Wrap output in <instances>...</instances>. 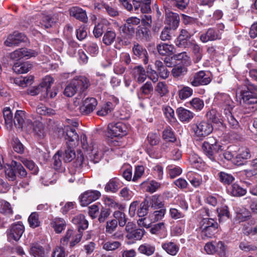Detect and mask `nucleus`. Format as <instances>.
<instances>
[{
    "label": "nucleus",
    "instance_id": "1",
    "mask_svg": "<svg viewBox=\"0 0 257 257\" xmlns=\"http://www.w3.org/2000/svg\"><path fill=\"white\" fill-rule=\"evenodd\" d=\"M65 138L67 147L63 154V160L65 162H69L75 158L74 147L78 144L79 136L74 128L67 127Z\"/></svg>",
    "mask_w": 257,
    "mask_h": 257
},
{
    "label": "nucleus",
    "instance_id": "2",
    "mask_svg": "<svg viewBox=\"0 0 257 257\" xmlns=\"http://www.w3.org/2000/svg\"><path fill=\"white\" fill-rule=\"evenodd\" d=\"M250 88L248 87L247 90L241 91V101L242 105L246 108L245 113H249L254 111L257 106V95L250 90H257V88L250 85Z\"/></svg>",
    "mask_w": 257,
    "mask_h": 257
},
{
    "label": "nucleus",
    "instance_id": "3",
    "mask_svg": "<svg viewBox=\"0 0 257 257\" xmlns=\"http://www.w3.org/2000/svg\"><path fill=\"white\" fill-rule=\"evenodd\" d=\"M194 135L199 140H202L210 134L213 131L212 124L207 121H198L192 124V126Z\"/></svg>",
    "mask_w": 257,
    "mask_h": 257
},
{
    "label": "nucleus",
    "instance_id": "4",
    "mask_svg": "<svg viewBox=\"0 0 257 257\" xmlns=\"http://www.w3.org/2000/svg\"><path fill=\"white\" fill-rule=\"evenodd\" d=\"M127 128L121 122H113L107 126V136L110 138L122 137L127 134Z\"/></svg>",
    "mask_w": 257,
    "mask_h": 257
},
{
    "label": "nucleus",
    "instance_id": "5",
    "mask_svg": "<svg viewBox=\"0 0 257 257\" xmlns=\"http://www.w3.org/2000/svg\"><path fill=\"white\" fill-rule=\"evenodd\" d=\"M216 99L218 101V105L221 108L223 114L232 112L235 104L228 94L218 93L216 96Z\"/></svg>",
    "mask_w": 257,
    "mask_h": 257
},
{
    "label": "nucleus",
    "instance_id": "6",
    "mask_svg": "<svg viewBox=\"0 0 257 257\" xmlns=\"http://www.w3.org/2000/svg\"><path fill=\"white\" fill-rule=\"evenodd\" d=\"M212 80L211 74L205 71H199L194 74L190 83L194 87L206 85Z\"/></svg>",
    "mask_w": 257,
    "mask_h": 257
},
{
    "label": "nucleus",
    "instance_id": "7",
    "mask_svg": "<svg viewBox=\"0 0 257 257\" xmlns=\"http://www.w3.org/2000/svg\"><path fill=\"white\" fill-rule=\"evenodd\" d=\"M25 231V227L22 222L19 221L11 225L7 230L8 239L10 241H18Z\"/></svg>",
    "mask_w": 257,
    "mask_h": 257
},
{
    "label": "nucleus",
    "instance_id": "8",
    "mask_svg": "<svg viewBox=\"0 0 257 257\" xmlns=\"http://www.w3.org/2000/svg\"><path fill=\"white\" fill-rule=\"evenodd\" d=\"M219 30H216L213 28H209L204 33L200 36V40L203 43H206L208 41H212L216 40H219L221 38V32L223 31L224 26L222 24H220L218 26Z\"/></svg>",
    "mask_w": 257,
    "mask_h": 257
},
{
    "label": "nucleus",
    "instance_id": "9",
    "mask_svg": "<svg viewBox=\"0 0 257 257\" xmlns=\"http://www.w3.org/2000/svg\"><path fill=\"white\" fill-rule=\"evenodd\" d=\"M191 64L189 57L185 52L178 54V77L183 76L187 73V67Z\"/></svg>",
    "mask_w": 257,
    "mask_h": 257
},
{
    "label": "nucleus",
    "instance_id": "10",
    "mask_svg": "<svg viewBox=\"0 0 257 257\" xmlns=\"http://www.w3.org/2000/svg\"><path fill=\"white\" fill-rule=\"evenodd\" d=\"M82 235L81 231H74L72 229H68L65 236L61 239V244L65 246L68 244L69 240L71 239L70 246L73 247L80 241Z\"/></svg>",
    "mask_w": 257,
    "mask_h": 257
},
{
    "label": "nucleus",
    "instance_id": "11",
    "mask_svg": "<svg viewBox=\"0 0 257 257\" xmlns=\"http://www.w3.org/2000/svg\"><path fill=\"white\" fill-rule=\"evenodd\" d=\"M140 23V19L136 17L128 18L126 23L120 27L122 32L127 36L128 38L132 37L135 33V26Z\"/></svg>",
    "mask_w": 257,
    "mask_h": 257
},
{
    "label": "nucleus",
    "instance_id": "12",
    "mask_svg": "<svg viewBox=\"0 0 257 257\" xmlns=\"http://www.w3.org/2000/svg\"><path fill=\"white\" fill-rule=\"evenodd\" d=\"M100 193L97 190H88L82 193L80 196L81 205L87 206L91 202L99 198Z\"/></svg>",
    "mask_w": 257,
    "mask_h": 257
},
{
    "label": "nucleus",
    "instance_id": "13",
    "mask_svg": "<svg viewBox=\"0 0 257 257\" xmlns=\"http://www.w3.org/2000/svg\"><path fill=\"white\" fill-rule=\"evenodd\" d=\"M27 131L30 133H34L38 137L42 138L45 135L43 124L39 121L33 122L31 120L27 121Z\"/></svg>",
    "mask_w": 257,
    "mask_h": 257
},
{
    "label": "nucleus",
    "instance_id": "14",
    "mask_svg": "<svg viewBox=\"0 0 257 257\" xmlns=\"http://www.w3.org/2000/svg\"><path fill=\"white\" fill-rule=\"evenodd\" d=\"M27 117L25 111L21 110H17L13 120L15 125L18 128H26L27 130V121L30 120Z\"/></svg>",
    "mask_w": 257,
    "mask_h": 257
},
{
    "label": "nucleus",
    "instance_id": "15",
    "mask_svg": "<svg viewBox=\"0 0 257 257\" xmlns=\"http://www.w3.org/2000/svg\"><path fill=\"white\" fill-rule=\"evenodd\" d=\"M26 39V37L24 34L15 32L8 36L5 44L8 47L17 46L21 42L25 41Z\"/></svg>",
    "mask_w": 257,
    "mask_h": 257
},
{
    "label": "nucleus",
    "instance_id": "16",
    "mask_svg": "<svg viewBox=\"0 0 257 257\" xmlns=\"http://www.w3.org/2000/svg\"><path fill=\"white\" fill-rule=\"evenodd\" d=\"M97 105V101L95 98H87L83 102V105L80 107L82 114L87 115L92 112Z\"/></svg>",
    "mask_w": 257,
    "mask_h": 257
},
{
    "label": "nucleus",
    "instance_id": "17",
    "mask_svg": "<svg viewBox=\"0 0 257 257\" xmlns=\"http://www.w3.org/2000/svg\"><path fill=\"white\" fill-rule=\"evenodd\" d=\"M150 232L152 234L158 236L160 238H165L167 235V231L163 222H160L150 227Z\"/></svg>",
    "mask_w": 257,
    "mask_h": 257
},
{
    "label": "nucleus",
    "instance_id": "18",
    "mask_svg": "<svg viewBox=\"0 0 257 257\" xmlns=\"http://www.w3.org/2000/svg\"><path fill=\"white\" fill-rule=\"evenodd\" d=\"M132 73L135 79L139 83H143L147 79V75L145 69L141 65L135 67Z\"/></svg>",
    "mask_w": 257,
    "mask_h": 257
},
{
    "label": "nucleus",
    "instance_id": "19",
    "mask_svg": "<svg viewBox=\"0 0 257 257\" xmlns=\"http://www.w3.org/2000/svg\"><path fill=\"white\" fill-rule=\"evenodd\" d=\"M72 80L75 83L77 89L79 90L80 92H84L90 85L89 79L83 76H76Z\"/></svg>",
    "mask_w": 257,
    "mask_h": 257
},
{
    "label": "nucleus",
    "instance_id": "20",
    "mask_svg": "<svg viewBox=\"0 0 257 257\" xmlns=\"http://www.w3.org/2000/svg\"><path fill=\"white\" fill-rule=\"evenodd\" d=\"M69 14L71 16L83 22H86L87 21L88 18L86 12L80 8L77 7H72L69 10Z\"/></svg>",
    "mask_w": 257,
    "mask_h": 257
},
{
    "label": "nucleus",
    "instance_id": "21",
    "mask_svg": "<svg viewBox=\"0 0 257 257\" xmlns=\"http://www.w3.org/2000/svg\"><path fill=\"white\" fill-rule=\"evenodd\" d=\"M133 51L134 55L141 58H143V62L145 64L148 63L149 58L147 51L141 45L138 44H134Z\"/></svg>",
    "mask_w": 257,
    "mask_h": 257
},
{
    "label": "nucleus",
    "instance_id": "22",
    "mask_svg": "<svg viewBox=\"0 0 257 257\" xmlns=\"http://www.w3.org/2000/svg\"><path fill=\"white\" fill-rule=\"evenodd\" d=\"M50 224L57 233L62 232L66 226V223L64 219L59 217L53 218Z\"/></svg>",
    "mask_w": 257,
    "mask_h": 257
},
{
    "label": "nucleus",
    "instance_id": "23",
    "mask_svg": "<svg viewBox=\"0 0 257 257\" xmlns=\"http://www.w3.org/2000/svg\"><path fill=\"white\" fill-rule=\"evenodd\" d=\"M72 222L78 226V231H81V229L84 230L87 228L88 226V221L85 219L83 214H78L73 217Z\"/></svg>",
    "mask_w": 257,
    "mask_h": 257
},
{
    "label": "nucleus",
    "instance_id": "24",
    "mask_svg": "<svg viewBox=\"0 0 257 257\" xmlns=\"http://www.w3.org/2000/svg\"><path fill=\"white\" fill-rule=\"evenodd\" d=\"M54 80L52 77L50 76H45L42 80L41 83L39 85L41 87V89L44 92L42 94L43 97L48 96V90L50 89L52 84L53 83Z\"/></svg>",
    "mask_w": 257,
    "mask_h": 257
},
{
    "label": "nucleus",
    "instance_id": "25",
    "mask_svg": "<svg viewBox=\"0 0 257 257\" xmlns=\"http://www.w3.org/2000/svg\"><path fill=\"white\" fill-rule=\"evenodd\" d=\"M32 68V64L27 62L23 63H15L13 67L14 72L18 74L27 73Z\"/></svg>",
    "mask_w": 257,
    "mask_h": 257
},
{
    "label": "nucleus",
    "instance_id": "26",
    "mask_svg": "<svg viewBox=\"0 0 257 257\" xmlns=\"http://www.w3.org/2000/svg\"><path fill=\"white\" fill-rule=\"evenodd\" d=\"M166 22L171 28L175 30L177 28V15L176 14L166 9Z\"/></svg>",
    "mask_w": 257,
    "mask_h": 257
},
{
    "label": "nucleus",
    "instance_id": "27",
    "mask_svg": "<svg viewBox=\"0 0 257 257\" xmlns=\"http://www.w3.org/2000/svg\"><path fill=\"white\" fill-rule=\"evenodd\" d=\"M178 116L182 122H189L193 117V113L183 107L178 108Z\"/></svg>",
    "mask_w": 257,
    "mask_h": 257
},
{
    "label": "nucleus",
    "instance_id": "28",
    "mask_svg": "<svg viewBox=\"0 0 257 257\" xmlns=\"http://www.w3.org/2000/svg\"><path fill=\"white\" fill-rule=\"evenodd\" d=\"M58 21V18L56 15L44 16L42 22H40L42 28L45 29L50 28Z\"/></svg>",
    "mask_w": 257,
    "mask_h": 257
},
{
    "label": "nucleus",
    "instance_id": "29",
    "mask_svg": "<svg viewBox=\"0 0 257 257\" xmlns=\"http://www.w3.org/2000/svg\"><path fill=\"white\" fill-rule=\"evenodd\" d=\"M138 251L142 254L147 256H151L153 254L155 251V246L151 244L147 243H144L139 246Z\"/></svg>",
    "mask_w": 257,
    "mask_h": 257
},
{
    "label": "nucleus",
    "instance_id": "30",
    "mask_svg": "<svg viewBox=\"0 0 257 257\" xmlns=\"http://www.w3.org/2000/svg\"><path fill=\"white\" fill-rule=\"evenodd\" d=\"M159 53L162 55L172 54L175 51V48L172 45L162 43L157 46Z\"/></svg>",
    "mask_w": 257,
    "mask_h": 257
},
{
    "label": "nucleus",
    "instance_id": "31",
    "mask_svg": "<svg viewBox=\"0 0 257 257\" xmlns=\"http://www.w3.org/2000/svg\"><path fill=\"white\" fill-rule=\"evenodd\" d=\"M145 233V231L144 229L136 228L129 233H127L126 238L128 240H140L142 239Z\"/></svg>",
    "mask_w": 257,
    "mask_h": 257
},
{
    "label": "nucleus",
    "instance_id": "32",
    "mask_svg": "<svg viewBox=\"0 0 257 257\" xmlns=\"http://www.w3.org/2000/svg\"><path fill=\"white\" fill-rule=\"evenodd\" d=\"M191 184L195 187H199L203 182L207 180V177L204 176L203 179L201 175L197 173H191L189 177Z\"/></svg>",
    "mask_w": 257,
    "mask_h": 257
},
{
    "label": "nucleus",
    "instance_id": "33",
    "mask_svg": "<svg viewBox=\"0 0 257 257\" xmlns=\"http://www.w3.org/2000/svg\"><path fill=\"white\" fill-rule=\"evenodd\" d=\"M166 66L169 67H174L172 69V74L174 77L177 76V55L173 56L168 55L166 57L164 60Z\"/></svg>",
    "mask_w": 257,
    "mask_h": 257
},
{
    "label": "nucleus",
    "instance_id": "34",
    "mask_svg": "<svg viewBox=\"0 0 257 257\" xmlns=\"http://www.w3.org/2000/svg\"><path fill=\"white\" fill-rule=\"evenodd\" d=\"M189 161L193 168L199 170L203 169L204 164L202 160L196 154L191 155L189 157Z\"/></svg>",
    "mask_w": 257,
    "mask_h": 257
},
{
    "label": "nucleus",
    "instance_id": "35",
    "mask_svg": "<svg viewBox=\"0 0 257 257\" xmlns=\"http://www.w3.org/2000/svg\"><path fill=\"white\" fill-rule=\"evenodd\" d=\"M119 187V181L116 178H113L106 184L104 189L107 192H115Z\"/></svg>",
    "mask_w": 257,
    "mask_h": 257
},
{
    "label": "nucleus",
    "instance_id": "36",
    "mask_svg": "<svg viewBox=\"0 0 257 257\" xmlns=\"http://www.w3.org/2000/svg\"><path fill=\"white\" fill-rule=\"evenodd\" d=\"M162 248L168 254L175 255L177 253V244L172 241H166L162 244Z\"/></svg>",
    "mask_w": 257,
    "mask_h": 257
},
{
    "label": "nucleus",
    "instance_id": "37",
    "mask_svg": "<svg viewBox=\"0 0 257 257\" xmlns=\"http://www.w3.org/2000/svg\"><path fill=\"white\" fill-rule=\"evenodd\" d=\"M0 213L8 216L12 215L13 211L10 203L0 199Z\"/></svg>",
    "mask_w": 257,
    "mask_h": 257
},
{
    "label": "nucleus",
    "instance_id": "38",
    "mask_svg": "<svg viewBox=\"0 0 257 257\" xmlns=\"http://www.w3.org/2000/svg\"><path fill=\"white\" fill-rule=\"evenodd\" d=\"M116 38V34L114 31L107 30L103 37L102 41L107 46L110 45Z\"/></svg>",
    "mask_w": 257,
    "mask_h": 257
},
{
    "label": "nucleus",
    "instance_id": "39",
    "mask_svg": "<svg viewBox=\"0 0 257 257\" xmlns=\"http://www.w3.org/2000/svg\"><path fill=\"white\" fill-rule=\"evenodd\" d=\"M230 192L233 196H242L246 193V190L234 183L230 187Z\"/></svg>",
    "mask_w": 257,
    "mask_h": 257
},
{
    "label": "nucleus",
    "instance_id": "40",
    "mask_svg": "<svg viewBox=\"0 0 257 257\" xmlns=\"http://www.w3.org/2000/svg\"><path fill=\"white\" fill-rule=\"evenodd\" d=\"M250 212L245 208L240 209L236 210V219L238 222H243L249 219Z\"/></svg>",
    "mask_w": 257,
    "mask_h": 257
},
{
    "label": "nucleus",
    "instance_id": "41",
    "mask_svg": "<svg viewBox=\"0 0 257 257\" xmlns=\"http://www.w3.org/2000/svg\"><path fill=\"white\" fill-rule=\"evenodd\" d=\"M218 176L219 180L224 184L229 185L234 180V178L231 174L224 172H219Z\"/></svg>",
    "mask_w": 257,
    "mask_h": 257
},
{
    "label": "nucleus",
    "instance_id": "42",
    "mask_svg": "<svg viewBox=\"0 0 257 257\" xmlns=\"http://www.w3.org/2000/svg\"><path fill=\"white\" fill-rule=\"evenodd\" d=\"M77 91L75 83L72 80L66 86L64 91V94L68 97H72Z\"/></svg>",
    "mask_w": 257,
    "mask_h": 257
},
{
    "label": "nucleus",
    "instance_id": "43",
    "mask_svg": "<svg viewBox=\"0 0 257 257\" xmlns=\"http://www.w3.org/2000/svg\"><path fill=\"white\" fill-rule=\"evenodd\" d=\"M120 245L121 243L118 241H107L102 243V248L107 251H113Z\"/></svg>",
    "mask_w": 257,
    "mask_h": 257
},
{
    "label": "nucleus",
    "instance_id": "44",
    "mask_svg": "<svg viewBox=\"0 0 257 257\" xmlns=\"http://www.w3.org/2000/svg\"><path fill=\"white\" fill-rule=\"evenodd\" d=\"M189 38L190 35L188 32L185 30H182L178 37V41H179V43L178 44V47H186L188 45L187 40Z\"/></svg>",
    "mask_w": 257,
    "mask_h": 257
},
{
    "label": "nucleus",
    "instance_id": "45",
    "mask_svg": "<svg viewBox=\"0 0 257 257\" xmlns=\"http://www.w3.org/2000/svg\"><path fill=\"white\" fill-rule=\"evenodd\" d=\"M3 116L7 127H11L13 125L14 119L13 118L12 111L9 107H6L4 109Z\"/></svg>",
    "mask_w": 257,
    "mask_h": 257
},
{
    "label": "nucleus",
    "instance_id": "46",
    "mask_svg": "<svg viewBox=\"0 0 257 257\" xmlns=\"http://www.w3.org/2000/svg\"><path fill=\"white\" fill-rule=\"evenodd\" d=\"M218 225L210 226L205 229L201 230V236L204 239L212 237L216 233Z\"/></svg>",
    "mask_w": 257,
    "mask_h": 257
},
{
    "label": "nucleus",
    "instance_id": "47",
    "mask_svg": "<svg viewBox=\"0 0 257 257\" xmlns=\"http://www.w3.org/2000/svg\"><path fill=\"white\" fill-rule=\"evenodd\" d=\"M104 201L106 206L114 209H120L123 208L122 205L112 197L107 196L104 198Z\"/></svg>",
    "mask_w": 257,
    "mask_h": 257
},
{
    "label": "nucleus",
    "instance_id": "48",
    "mask_svg": "<svg viewBox=\"0 0 257 257\" xmlns=\"http://www.w3.org/2000/svg\"><path fill=\"white\" fill-rule=\"evenodd\" d=\"M28 222L30 226L33 228L39 226L41 224V221L39 219L38 213L36 212H32L29 217Z\"/></svg>",
    "mask_w": 257,
    "mask_h": 257
},
{
    "label": "nucleus",
    "instance_id": "49",
    "mask_svg": "<svg viewBox=\"0 0 257 257\" xmlns=\"http://www.w3.org/2000/svg\"><path fill=\"white\" fill-rule=\"evenodd\" d=\"M149 201L147 199L141 203L137 212L139 217H143L148 213L149 207Z\"/></svg>",
    "mask_w": 257,
    "mask_h": 257
},
{
    "label": "nucleus",
    "instance_id": "50",
    "mask_svg": "<svg viewBox=\"0 0 257 257\" xmlns=\"http://www.w3.org/2000/svg\"><path fill=\"white\" fill-rule=\"evenodd\" d=\"M30 253L34 257H45L43 248L38 244H35L31 247Z\"/></svg>",
    "mask_w": 257,
    "mask_h": 257
},
{
    "label": "nucleus",
    "instance_id": "51",
    "mask_svg": "<svg viewBox=\"0 0 257 257\" xmlns=\"http://www.w3.org/2000/svg\"><path fill=\"white\" fill-rule=\"evenodd\" d=\"M224 119L227 120L230 127L234 129H236L239 127L238 122L233 116L232 112L224 114Z\"/></svg>",
    "mask_w": 257,
    "mask_h": 257
},
{
    "label": "nucleus",
    "instance_id": "52",
    "mask_svg": "<svg viewBox=\"0 0 257 257\" xmlns=\"http://www.w3.org/2000/svg\"><path fill=\"white\" fill-rule=\"evenodd\" d=\"M150 205L154 209L162 208L163 206L162 197L157 195L153 196L151 199Z\"/></svg>",
    "mask_w": 257,
    "mask_h": 257
},
{
    "label": "nucleus",
    "instance_id": "53",
    "mask_svg": "<svg viewBox=\"0 0 257 257\" xmlns=\"http://www.w3.org/2000/svg\"><path fill=\"white\" fill-rule=\"evenodd\" d=\"M164 113L171 123H176V118L174 116V111L170 106H167L164 108Z\"/></svg>",
    "mask_w": 257,
    "mask_h": 257
},
{
    "label": "nucleus",
    "instance_id": "54",
    "mask_svg": "<svg viewBox=\"0 0 257 257\" xmlns=\"http://www.w3.org/2000/svg\"><path fill=\"white\" fill-rule=\"evenodd\" d=\"M190 103L193 109L196 111L201 110L204 106L203 100L198 97L193 98L190 101Z\"/></svg>",
    "mask_w": 257,
    "mask_h": 257
},
{
    "label": "nucleus",
    "instance_id": "55",
    "mask_svg": "<svg viewBox=\"0 0 257 257\" xmlns=\"http://www.w3.org/2000/svg\"><path fill=\"white\" fill-rule=\"evenodd\" d=\"M117 227V221L112 219L106 222L105 225V232L106 234H111L116 230Z\"/></svg>",
    "mask_w": 257,
    "mask_h": 257
},
{
    "label": "nucleus",
    "instance_id": "56",
    "mask_svg": "<svg viewBox=\"0 0 257 257\" xmlns=\"http://www.w3.org/2000/svg\"><path fill=\"white\" fill-rule=\"evenodd\" d=\"M200 229H205L210 226L218 225L217 223L212 218H203L200 222Z\"/></svg>",
    "mask_w": 257,
    "mask_h": 257
},
{
    "label": "nucleus",
    "instance_id": "57",
    "mask_svg": "<svg viewBox=\"0 0 257 257\" xmlns=\"http://www.w3.org/2000/svg\"><path fill=\"white\" fill-rule=\"evenodd\" d=\"M202 149L204 154L212 161L215 160L212 148L210 144L207 142H204L202 144Z\"/></svg>",
    "mask_w": 257,
    "mask_h": 257
},
{
    "label": "nucleus",
    "instance_id": "58",
    "mask_svg": "<svg viewBox=\"0 0 257 257\" xmlns=\"http://www.w3.org/2000/svg\"><path fill=\"white\" fill-rule=\"evenodd\" d=\"M193 94V89L188 86H184L179 90V95L181 99H185Z\"/></svg>",
    "mask_w": 257,
    "mask_h": 257
},
{
    "label": "nucleus",
    "instance_id": "59",
    "mask_svg": "<svg viewBox=\"0 0 257 257\" xmlns=\"http://www.w3.org/2000/svg\"><path fill=\"white\" fill-rule=\"evenodd\" d=\"M163 139L171 142L176 141V137L171 128H166L163 133Z\"/></svg>",
    "mask_w": 257,
    "mask_h": 257
},
{
    "label": "nucleus",
    "instance_id": "60",
    "mask_svg": "<svg viewBox=\"0 0 257 257\" xmlns=\"http://www.w3.org/2000/svg\"><path fill=\"white\" fill-rule=\"evenodd\" d=\"M36 111L40 115H52L55 113V111L50 108H48L43 104H41L37 107Z\"/></svg>",
    "mask_w": 257,
    "mask_h": 257
},
{
    "label": "nucleus",
    "instance_id": "61",
    "mask_svg": "<svg viewBox=\"0 0 257 257\" xmlns=\"http://www.w3.org/2000/svg\"><path fill=\"white\" fill-rule=\"evenodd\" d=\"M155 90L161 97L166 95L168 92L166 84L162 82L158 83L155 88Z\"/></svg>",
    "mask_w": 257,
    "mask_h": 257
},
{
    "label": "nucleus",
    "instance_id": "62",
    "mask_svg": "<svg viewBox=\"0 0 257 257\" xmlns=\"http://www.w3.org/2000/svg\"><path fill=\"white\" fill-rule=\"evenodd\" d=\"M12 164L14 166L15 170L17 172L21 178L26 177L27 176V172L21 164L16 161H14L13 162Z\"/></svg>",
    "mask_w": 257,
    "mask_h": 257
},
{
    "label": "nucleus",
    "instance_id": "63",
    "mask_svg": "<svg viewBox=\"0 0 257 257\" xmlns=\"http://www.w3.org/2000/svg\"><path fill=\"white\" fill-rule=\"evenodd\" d=\"M113 104L111 102H107L102 108L97 112V114L100 116H105L110 112L113 109Z\"/></svg>",
    "mask_w": 257,
    "mask_h": 257
},
{
    "label": "nucleus",
    "instance_id": "64",
    "mask_svg": "<svg viewBox=\"0 0 257 257\" xmlns=\"http://www.w3.org/2000/svg\"><path fill=\"white\" fill-rule=\"evenodd\" d=\"M141 93L144 95H149L153 91V87L151 81H147L140 89Z\"/></svg>",
    "mask_w": 257,
    "mask_h": 257
}]
</instances>
